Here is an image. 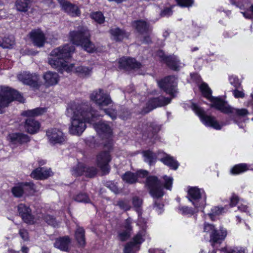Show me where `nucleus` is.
I'll return each instance as SVG.
<instances>
[{
    "instance_id": "nucleus-1",
    "label": "nucleus",
    "mask_w": 253,
    "mask_h": 253,
    "mask_svg": "<svg viewBox=\"0 0 253 253\" xmlns=\"http://www.w3.org/2000/svg\"><path fill=\"white\" fill-rule=\"evenodd\" d=\"M73 113L69 128L70 133L73 135H81L86 127V123L94 124L100 117L96 110L86 104L77 105Z\"/></svg>"
},
{
    "instance_id": "nucleus-2",
    "label": "nucleus",
    "mask_w": 253,
    "mask_h": 253,
    "mask_svg": "<svg viewBox=\"0 0 253 253\" xmlns=\"http://www.w3.org/2000/svg\"><path fill=\"white\" fill-rule=\"evenodd\" d=\"M199 89L202 95L209 100L211 104V108H215L225 114H232L231 120L234 123L239 126L237 119L238 117H245L249 112L247 109H235L227 104V102L221 97H214L212 96V90L209 87L208 84L203 82L199 86Z\"/></svg>"
},
{
    "instance_id": "nucleus-3",
    "label": "nucleus",
    "mask_w": 253,
    "mask_h": 253,
    "mask_svg": "<svg viewBox=\"0 0 253 253\" xmlns=\"http://www.w3.org/2000/svg\"><path fill=\"white\" fill-rule=\"evenodd\" d=\"M69 39L73 44L82 47L88 53H92L96 51L94 43L91 41L90 31L86 27L82 26L77 30L71 31Z\"/></svg>"
},
{
    "instance_id": "nucleus-4",
    "label": "nucleus",
    "mask_w": 253,
    "mask_h": 253,
    "mask_svg": "<svg viewBox=\"0 0 253 253\" xmlns=\"http://www.w3.org/2000/svg\"><path fill=\"white\" fill-rule=\"evenodd\" d=\"M165 180L164 184L156 175H149L146 179V186L149 193L153 198H161L164 195V188L170 190L172 188L173 178L171 177H168L167 175L163 176Z\"/></svg>"
},
{
    "instance_id": "nucleus-5",
    "label": "nucleus",
    "mask_w": 253,
    "mask_h": 253,
    "mask_svg": "<svg viewBox=\"0 0 253 253\" xmlns=\"http://www.w3.org/2000/svg\"><path fill=\"white\" fill-rule=\"evenodd\" d=\"M14 101L24 103L25 99L18 90L8 86H1L0 89V114L2 113V108L8 107Z\"/></svg>"
},
{
    "instance_id": "nucleus-6",
    "label": "nucleus",
    "mask_w": 253,
    "mask_h": 253,
    "mask_svg": "<svg viewBox=\"0 0 253 253\" xmlns=\"http://www.w3.org/2000/svg\"><path fill=\"white\" fill-rule=\"evenodd\" d=\"M203 230L209 235V241L213 247L221 245L227 236V230L223 226H220L218 229L213 224L206 222L204 224Z\"/></svg>"
},
{
    "instance_id": "nucleus-7",
    "label": "nucleus",
    "mask_w": 253,
    "mask_h": 253,
    "mask_svg": "<svg viewBox=\"0 0 253 253\" xmlns=\"http://www.w3.org/2000/svg\"><path fill=\"white\" fill-rule=\"evenodd\" d=\"M190 104H186L185 106L187 108L191 109L199 117L201 121L207 126H210L216 130H220L222 128V125L216 120L215 118L212 116L207 115L205 110L199 106L191 100Z\"/></svg>"
},
{
    "instance_id": "nucleus-8",
    "label": "nucleus",
    "mask_w": 253,
    "mask_h": 253,
    "mask_svg": "<svg viewBox=\"0 0 253 253\" xmlns=\"http://www.w3.org/2000/svg\"><path fill=\"white\" fill-rule=\"evenodd\" d=\"M186 198L197 210L205 209L207 196L204 190L196 186L190 187L188 190Z\"/></svg>"
},
{
    "instance_id": "nucleus-9",
    "label": "nucleus",
    "mask_w": 253,
    "mask_h": 253,
    "mask_svg": "<svg viewBox=\"0 0 253 253\" xmlns=\"http://www.w3.org/2000/svg\"><path fill=\"white\" fill-rule=\"evenodd\" d=\"M91 101L97 105L100 109L113 103L110 95L102 88H98L92 91L89 95Z\"/></svg>"
},
{
    "instance_id": "nucleus-10",
    "label": "nucleus",
    "mask_w": 253,
    "mask_h": 253,
    "mask_svg": "<svg viewBox=\"0 0 253 253\" xmlns=\"http://www.w3.org/2000/svg\"><path fill=\"white\" fill-rule=\"evenodd\" d=\"M71 171L72 175L76 177L84 175L87 178H92L97 173V169L95 167L88 166L82 162H78L73 167Z\"/></svg>"
},
{
    "instance_id": "nucleus-11",
    "label": "nucleus",
    "mask_w": 253,
    "mask_h": 253,
    "mask_svg": "<svg viewBox=\"0 0 253 253\" xmlns=\"http://www.w3.org/2000/svg\"><path fill=\"white\" fill-rule=\"evenodd\" d=\"M158 85L161 90L169 95L171 98L176 97L177 93V85L173 76L164 77L158 82Z\"/></svg>"
},
{
    "instance_id": "nucleus-12",
    "label": "nucleus",
    "mask_w": 253,
    "mask_h": 253,
    "mask_svg": "<svg viewBox=\"0 0 253 253\" xmlns=\"http://www.w3.org/2000/svg\"><path fill=\"white\" fill-rule=\"evenodd\" d=\"M11 192L13 197L16 198H20L24 194L30 196L35 192V185L32 181L18 182L12 187Z\"/></svg>"
},
{
    "instance_id": "nucleus-13",
    "label": "nucleus",
    "mask_w": 253,
    "mask_h": 253,
    "mask_svg": "<svg viewBox=\"0 0 253 253\" xmlns=\"http://www.w3.org/2000/svg\"><path fill=\"white\" fill-rule=\"evenodd\" d=\"M17 78L24 84L29 86L34 90H39L41 86L39 76L36 73L24 72L19 74Z\"/></svg>"
},
{
    "instance_id": "nucleus-14",
    "label": "nucleus",
    "mask_w": 253,
    "mask_h": 253,
    "mask_svg": "<svg viewBox=\"0 0 253 253\" xmlns=\"http://www.w3.org/2000/svg\"><path fill=\"white\" fill-rule=\"evenodd\" d=\"M157 55L169 69L174 71H178L180 70V60L177 56L167 55L162 49L157 51Z\"/></svg>"
},
{
    "instance_id": "nucleus-15",
    "label": "nucleus",
    "mask_w": 253,
    "mask_h": 253,
    "mask_svg": "<svg viewBox=\"0 0 253 253\" xmlns=\"http://www.w3.org/2000/svg\"><path fill=\"white\" fill-rule=\"evenodd\" d=\"M17 211L22 221L28 224L34 225L36 223L35 216L32 214L30 207L25 204L20 203L17 206Z\"/></svg>"
},
{
    "instance_id": "nucleus-16",
    "label": "nucleus",
    "mask_w": 253,
    "mask_h": 253,
    "mask_svg": "<svg viewBox=\"0 0 253 253\" xmlns=\"http://www.w3.org/2000/svg\"><path fill=\"white\" fill-rule=\"evenodd\" d=\"M46 135L49 142L52 145L62 144L66 140L63 132L59 129L51 128L46 131Z\"/></svg>"
},
{
    "instance_id": "nucleus-17",
    "label": "nucleus",
    "mask_w": 253,
    "mask_h": 253,
    "mask_svg": "<svg viewBox=\"0 0 253 253\" xmlns=\"http://www.w3.org/2000/svg\"><path fill=\"white\" fill-rule=\"evenodd\" d=\"M142 67L140 62L137 61L135 58L130 57L123 56L120 58L118 61V68L120 70L130 71L139 69Z\"/></svg>"
},
{
    "instance_id": "nucleus-18",
    "label": "nucleus",
    "mask_w": 253,
    "mask_h": 253,
    "mask_svg": "<svg viewBox=\"0 0 253 253\" xmlns=\"http://www.w3.org/2000/svg\"><path fill=\"white\" fill-rule=\"evenodd\" d=\"M75 50L74 46L65 44L53 49L50 52V55L58 56L67 62V60L71 58Z\"/></svg>"
},
{
    "instance_id": "nucleus-19",
    "label": "nucleus",
    "mask_w": 253,
    "mask_h": 253,
    "mask_svg": "<svg viewBox=\"0 0 253 253\" xmlns=\"http://www.w3.org/2000/svg\"><path fill=\"white\" fill-rule=\"evenodd\" d=\"M112 160L111 154L109 152L100 151L96 157V163L97 166L102 171L109 172L110 168L109 164Z\"/></svg>"
},
{
    "instance_id": "nucleus-20",
    "label": "nucleus",
    "mask_w": 253,
    "mask_h": 253,
    "mask_svg": "<svg viewBox=\"0 0 253 253\" xmlns=\"http://www.w3.org/2000/svg\"><path fill=\"white\" fill-rule=\"evenodd\" d=\"M28 37L33 44L38 47H43L46 42L45 36L41 29L32 30Z\"/></svg>"
},
{
    "instance_id": "nucleus-21",
    "label": "nucleus",
    "mask_w": 253,
    "mask_h": 253,
    "mask_svg": "<svg viewBox=\"0 0 253 253\" xmlns=\"http://www.w3.org/2000/svg\"><path fill=\"white\" fill-rule=\"evenodd\" d=\"M161 129L162 125L155 122H148L144 125L143 135L149 139H156Z\"/></svg>"
},
{
    "instance_id": "nucleus-22",
    "label": "nucleus",
    "mask_w": 253,
    "mask_h": 253,
    "mask_svg": "<svg viewBox=\"0 0 253 253\" xmlns=\"http://www.w3.org/2000/svg\"><path fill=\"white\" fill-rule=\"evenodd\" d=\"M9 142L13 145H22L30 142L31 137L23 132H12L8 135Z\"/></svg>"
},
{
    "instance_id": "nucleus-23",
    "label": "nucleus",
    "mask_w": 253,
    "mask_h": 253,
    "mask_svg": "<svg viewBox=\"0 0 253 253\" xmlns=\"http://www.w3.org/2000/svg\"><path fill=\"white\" fill-rule=\"evenodd\" d=\"M72 241V238L69 235L59 236L55 239L53 246L61 251L68 253L71 250Z\"/></svg>"
},
{
    "instance_id": "nucleus-24",
    "label": "nucleus",
    "mask_w": 253,
    "mask_h": 253,
    "mask_svg": "<svg viewBox=\"0 0 253 253\" xmlns=\"http://www.w3.org/2000/svg\"><path fill=\"white\" fill-rule=\"evenodd\" d=\"M53 175L51 168L39 167L34 169L30 174V176L37 180H43L48 179Z\"/></svg>"
},
{
    "instance_id": "nucleus-25",
    "label": "nucleus",
    "mask_w": 253,
    "mask_h": 253,
    "mask_svg": "<svg viewBox=\"0 0 253 253\" xmlns=\"http://www.w3.org/2000/svg\"><path fill=\"white\" fill-rule=\"evenodd\" d=\"M94 125L97 132L102 139L104 140L106 137H111L113 136V130L109 125L103 122H94L92 124Z\"/></svg>"
},
{
    "instance_id": "nucleus-26",
    "label": "nucleus",
    "mask_w": 253,
    "mask_h": 253,
    "mask_svg": "<svg viewBox=\"0 0 253 253\" xmlns=\"http://www.w3.org/2000/svg\"><path fill=\"white\" fill-rule=\"evenodd\" d=\"M58 2L64 12L69 15L73 17L79 16L81 15L79 8L75 4L66 0H58Z\"/></svg>"
},
{
    "instance_id": "nucleus-27",
    "label": "nucleus",
    "mask_w": 253,
    "mask_h": 253,
    "mask_svg": "<svg viewBox=\"0 0 253 253\" xmlns=\"http://www.w3.org/2000/svg\"><path fill=\"white\" fill-rule=\"evenodd\" d=\"M41 126L40 123L33 118L26 119L24 124L25 131L30 134L37 133L40 130Z\"/></svg>"
},
{
    "instance_id": "nucleus-28",
    "label": "nucleus",
    "mask_w": 253,
    "mask_h": 253,
    "mask_svg": "<svg viewBox=\"0 0 253 253\" xmlns=\"http://www.w3.org/2000/svg\"><path fill=\"white\" fill-rule=\"evenodd\" d=\"M171 98L162 95L149 98L148 102L154 110L158 107L165 106L171 102Z\"/></svg>"
},
{
    "instance_id": "nucleus-29",
    "label": "nucleus",
    "mask_w": 253,
    "mask_h": 253,
    "mask_svg": "<svg viewBox=\"0 0 253 253\" xmlns=\"http://www.w3.org/2000/svg\"><path fill=\"white\" fill-rule=\"evenodd\" d=\"M132 26L140 35L149 33V24L144 20H134L132 23Z\"/></svg>"
},
{
    "instance_id": "nucleus-30",
    "label": "nucleus",
    "mask_w": 253,
    "mask_h": 253,
    "mask_svg": "<svg viewBox=\"0 0 253 253\" xmlns=\"http://www.w3.org/2000/svg\"><path fill=\"white\" fill-rule=\"evenodd\" d=\"M109 33L117 42H122L125 38L127 39L129 36L125 30L121 29L119 27L110 29Z\"/></svg>"
},
{
    "instance_id": "nucleus-31",
    "label": "nucleus",
    "mask_w": 253,
    "mask_h": 253,
    "mask_svg": "<svg viewBox=\"0 0 253 253\" xmlns=\"http://www.w3.org/2000/svg\"><path fill=\"white\" fill-rule=\"evenodd\" d=\"M74 236L79 247L84 248L86 244L84 229L83 227H78L75 231Z\"/></svg>"
},
{
    "instance_id": "nucleus-32",
    "label": "nucleus",
    "mask_w": 253,
    "mask_h": 253,
    "mask_svg": "<svg viewBox=\"0 0 253 253\" xmlns=\"http://www.w3.org/2000/svg\"><path fill=\"white\" fill-rule=\"evenodd\" d=\"M45 85L47 86L57 84L59 81V75L56 72L47 71L43 75Z\"/></svg>"
},
{
    "instance_id": "nucleus-33",
    "label": "nucleus",
    "mask_w": 253,
    "mask_h": 253,
    "mask_svg": "<svg viewBox=\"0 0 253 253\" xmlns=\"http://www.w3.org/2000/svg\"><path fill=\"white\" fill-rule=\"evenodd\" d=\"M160 161L165 165L173 170H176L179 166L178 161L168 154H166V156L161 158Z\"/></svg>"
},
{
    "instance_id": "nucleus-34",
    "label": "nucleus",
    "mask_w": 253,
    "mask_h": 253,
    "mask_svg": "<svg viewBox=\"0 0 253 253\" xmlns=\"http://www.w3.org/2000/svg\"><path fill=\"white\" fill-rule=\"evenodd\" d=\"M33 0H16L15 6L17 11L26 12L29 9Z\"/></svg>"
},
{
    "instance_id": "nucleus-35",
    "label": "nucleus",
    "mask_w": 253,
    "mask_h": 253,
    "mask_svg": "<svg viewBox=\"0 0 253 253\" xmlns=\"http://www.w3.org/2000/svg\"><path fill=\"white\" fill-rule=\"evenodd\" d=\"M74 72L79 78H86L91 75L92 69L86 66H78L75 67Z\"/></svg>"
},
{
    "instance_id": "nucleus-36",
    "label": "nucleus",
    "mask_w": 253,
    "mask_h": 253,
    "mask_svg": "<svg viewBox=\"0 0 253 253\" xmlns=\"http://www.w3.org/2000/svg\"><path fill=\"white\" fill-rule=\"evenodd\" d=\"M142 154L144 158V161L152 166L155 165L157 161V155L150 150H143Z\"/></svg>"
},
{
    "instance_id": "nucleus-37",
    "label": "nucleus",
    "mask_w": 253,
    "mask_h": 253,
    "mask_svg": "<svg viewBox=\"0 0 253 253\" xmlns=\"http://www.w3.org/2000/svg\"><path fill=\"white\" fill-rule=\"evenodd\" d=\"M249 170V166L246 163H240L235 165L230 169V173L233 175H237L243 173Z\"/></svg>"
},
{
    "instance_id": "nucleus-38",
    "label": "nucleus",
    "mask_w": 253,
    "mask_h": 253,
    "mask_svg": "<svg viewBox=\"0 0 253 253\" xmlns=\"http://www.w3.org/2000/svg\"><path fill=\"white\" fill-rule=\"evenodd\" d=\"M46 111L45 108L38 107L32 110L24 111L22 113L23 116L32 118L42 115Z\"/></svg>"
},
{
    "instance_id": "nucleus-39",
    "label": "nucleus",
    "mask_w": 253,
    "mask_h": 253,
    "mask_svg": "<svg viewBox=\"0 0 253 253\" xmlns=\"http://www.w3.org/2000/svg\"><path fill=\"white\" fill-rule=\"evenodd\" d=\"M177 212L183 215V216H187L188 217H191L192 215H194L196 213L198 212V211L200 210H197L195 208H193L192 207H189L187 206H179L177 208Z\"/></svg>"
},
{
    "instance_id": "nucleus-40",
    "label": "nucleus",
    "mask_w": 253,
    "mask_h": 253,
    "mask_svg": "<svg viewBox=\"0 0 253 253\" xmlns=\"http://www.w3.org/2000/svg\"><path fill=\"white\" fill-rule=\"evenodd\" d=\"M225 212V207L219 206H214L211 208V212L208 213V215L211 221H214L216 220L217 216L222 215Z\"/></svg>"
},
{
    "instance_id": "nucleus-41",
    "label": "nucleus",
    "mask_w": 253,
    "mask_h": 253,
    "mask_svg": "<svg viewBox=\"0 0 253 253\" xmlns=\"http://www.w3.org/2000/svg\"><path fill=\"white\" fill-rule=\"evenodd\" d=\"M52 57L48 59V63L55 69H59L65 66V60L58 56L50 55Z\"/></svg>"
},
{
    "instance_id": "nucleus-42",
    "label": "nucleus",
    "mask_w": 253,
    "mask_h": 253,
    "mask_svg": "<svg viewBox=\"0 0 253 253\" xmlns=\"http://www.w3.org/2000/svg\"><path fill=\"white\" fill-rule=\"evenodd\" d=\"M114 205L118 206L120 209L124 211H127L131 209L130 200L126 198L119 199Z\"/></svg>"
},
{
    "instance_id": "nucleus-43",
    "label": "nucleus",
    "mask_w": 253,
    "mask_h": 253,
    "mask_svg": "<svg viewBox=\"0 0 253 253\" xmlns=\"http://www.w3.org/2000/svg\"><path fill=\"white\" fill-rule=\"evenodd\" d=\"M122 180L126 183L133 184L137 182L135 172L126 171L121 176Z\"/></svg>"
},
{
    "instance_id": "nucleus-44",
    "label": "nucleus",
    "mask_w": 253,
    "mask_h": 253,
    "mask_svg": "<svg viewBox=\"0 0 253 253\" xmlns=\"http://www.w3.org/2000/svg\"><path fill=\"white\" fill-rule=\"evenodd\" d=\"M132 203L134 211L139 215L142 214V206L143 204V200L138 196H134L132 199Z\"/></svg>"
},
{
    "instance_id": "nucleus-45",
    "label": "nucleus",
    "mask_w": 253,
    "mask_h": 253,
    "mask_svg": "<svg viewBox=\"0 0 253 253\" xmlns=\"http://www.w3.org/2000/svg\"><path fill=\"white\" fill-rule=\"evenodd\" d=\"M74 199L75 201L85 204L91 203V201L88 195L85 193H79L74 196Z\"/></svg>"
},
{
    "instance_id": "nucleus-46",
    "label": "nucleus",
    "mask_w": 253,
    "mask_h": 253,
    "mask_svg": "<svg viewBox=\"0 0 253 253\" xmlns=\"http://www.w3.org/2000/svg\"><path fill=\"white\" fill-rule=\"evenodd\" d=\"M146 233L139 231L134 237L132 238L131 241L137 248H140V245L144 242V240L143 236L145 235Z\"/></svg>"
},
{
    "instance_id": "nucleus-47",
    "label": "nucleus",
    "mask_w": 253,
    "mask_h": 253,
    "mask_svg": "<svg viewBox=\"0 0 253 253\" xmlns=\"http://www.w3.org/2000/svg\"><path fill=\"white\" fill-rule=\"evenodd\" d=\"M90 17L99 24H103L105 22V17L101 11L91 12Z\"/></svg>"
},
{
    "instance_id": "nucleus-48",
    "label": "nucleus",
    "mask_w": 253,
    "mask_h": 253,
    "mask_svg": "<svg viewBox=\"0 0 253 253\" xmlns=\"http://www.w3.org/2000/svg\"><path fill=\"white\" fill-rule=\"evenodd\" d=\"M2 40L4 45L3 48H11L15 44L14 38L12 35L4 36Z\"/></svg>"
},
{
    "instance_id": "nucleus-49",
    "label": "nucleus",
    "mask_w": 253,
    "mask_h": 253,
    "mask_svg": "<svg viewBox=\"0 0 253 253\" xmlns=\"http://www.w3.org/2000/svg\"><path fill=\"white\" fill-rule=\"evenodd\" d=\"M139 250L132 242L129 241L126 243L124 248V253H136Z\"/></svg>"
},
{
    "instance_id": "nucleus-50",
    "label": "nucleus",
    "mask_w": 253,
    "mask_h": 253,
    "mask_svg": "<svg viewBox=\"0 0 253 253\" xmlns=\"http://www.w3.org/2000/svg\"><path fill=\"white\" fill-rule=\"evenodd\" d=\"M105 141L103 143V147L106 149L103 151L109 152V154L113 151L114 148V143L112 137L105 138Z\"/></svg>"
},
{
    "instance_id": "nucleus-51",
    "label": "nucleus",
    "mask_w": 253,
    "mask_h": 253,
    "mask_svg": "<svg viewBox=\"0 0 253 253\" xmlns=\"http://www.w3.org/2000/svg\"><path fill=\"white\" fill-rule=\"evenodd\" d=\"M156 199L154 200L153 208L159 214H161L164 211V204L161 200H158L159 198Z\"/></svg>"
},
{
    "instance_id": "nucleus-52",
    "label": "nucleus",
    "mask_w": 253,
    "mask_h": 253,
    "mask_svg": "<svg viewBox=\"0 0 253 253\" xmlns=\"http://www.w3.org/2000/svg\"><path fill=\"white\" fill-rule=\"evenodd\" d=\"M131 233L125 230L119 231L118 232L117 238L122 242H126L130 238Z\"/></svg>"
},
{
    "instance_id": "nucleus-53",
    "label": "nucleus",
    "mask_w": 253,
    "mask_h": 253,
    "mask_svg": "<svg viewBox=\"0 0 253 253\" xmlns=\"http://www.w3.org/2000/svg\"><path fill=\"white\" fill-rule=\"evenodd\" d=\"M176 5L181 8L191 7L194 3V0H174Z\"/></svg>"
},
{
    "instance_id": "nucleus-54",
    "label": "nucleus",
    "mask_w": 253,
    "mask_h": 253,
    "mask_svg": "<svg viewBox=\"0 0 253 253\" xmlns=\"http://www.w3.org/2000/svg\"><path fill=\"white\" fill-rule=\"evenodd\" d=\"M44 221L48 225H51L54 227L58 226V223L56 220V218L50 214H45L42 217Z\"/></svg>"
},
{
    "instance_id": "nucleus-55",
    "label": "nucleus",
    "mask_w": 253,
    "mask_h": 253,
    "mask_svg": "<svg viewBox=\"0 0 253 253\" xmlns=\"http://www.w3.org/2000/svg\"><path fill=\"white\" fill-rule=\"evenodd\" d=\"M175 6V4H171L169 7H165L160 12V16L163 17H169L173 14V8Z\"/></svg>"
},
{
    "instance_id": "nucleus-56",
    "label": "nucleus",
    "mask_w": 253,
    "mask_h": 253,
    "mask_svg": "<svg viewBox=\"0 0 253 253\" xmlns=\"http://www.w3.org/2000/svg\"><path fill=\"white\" fill-rule=\"evenodd\" d=\"M229 81L230 84L233 85L235 88H240L241 86V83L240 82L239 79L237 76L231 75L229 76Z\"/></svg>"
},
{
    "instance_id": "nucleus-57",
    "label": "nucleus",
    "mask_w": 253,
    "mask_h": 253,
    "mask_svg": "<svg viewBox=\"0 0 253 253\" xmlns=\"http://www.w3.org/2000/svg\"><path fill=\"white\" fill-rule=\"evenodd\" d=\"M103 112L106 115L111 118L112 120H115L117 118V111L116 109L107 108L103 109Z\"/></svg>"
},
{
    "instance_id": "nucleus-58",
    "label": "nucleus",
    "mask_w": 253,
    "mask_h": 253,
    "mask_svg": "<svg viewBox=\"0 0 253 253\" xmlns=\"http://www.w3.org/2000/svg\"><path fill=\"white\" fill-rule=\"evenodd\" d=\"M142 214L141 215H139L138 214V222H137V225L140 226L141 227V231L144 232V233H146V229L147 228V220L146 219L142 217Z\"/></svg>"
},
{
    "instance_id": "nucleus-59",
    "label": "nucleus",
    "mask_w": 253,
    "mask_h": 253,
    "mask_svg": "<svg viewBox=\"0 0 253 253\" xmlns=\"http://www.w3.org/2000/svg\"><path fill=\"white\" fill-rule=\"evenodd\" d=\"M132 223V219L130 217H128L125 219L123 224L122 225V227L125 229V230L132 232L133 230Z\"/></svg>"
},
{
    "instance_id": "nucleus-60",
    "label": "nucleus",
    "mask_w": 253,
    "mask_h": 253,
    "mask_svg": "<svg viewBox=\"0 0 253 253\" xmlns=\"http://www.w3.org/2000/svg\"><path fill=\"white\" fill-rule=\"evenodd\" d=\"M242 13L245 18L253 19V4H252L246 11L242 12Z\"/></svg>"
},
{
    "instance_id": "nucleus-61",
    "label": "nucleus",
    "mask_w": 253,
    "mask_h": 253,
    "mask_svg": "<svg viewBox=\"0 0 253 253\" xmlns=\"http://www.w3.org/2000/svg\"><path fill=\"white\" fill-rule=\"evenodd\" d=\"M19 234L24 241H28L29 240V234L27 229L25 228L20 229L19 230Z\"/></svg>"
},
{
    "instance_id": "nucleus-62",
    "label": "nucleus",
    "mask_w": 253,
    "mask_h": 253,
    "mask_svg": "<svg viewBox=\"0 0 253 253\" xmlns=\"http://www.w3.org/2000/svg\"><path fill=\"white\" fill-rule=\"evenodd\" d=\"M239 202V197L235 193H233L230 198L229 206L230 207H235Z\"/></svg>"
},
{
    "instance_id": "nucleus-63",
    "label": "nucleus",
    "mask_w": 253,
    "mask_h": 253,
    "mask_svg": "<svg viewBox=\"0 0 253 253\" xmlns=\"http://www.w3.org/2000/svg\"><path fill=\"white\" fill-rule=\"evenodd\" d=\"M135 174L136 175L137 180L139 177L144 178L145 177L147 178V177L149 176H148L149 172L147 170L144 169L138 170L135 172Z\"/></svg>"
},
{
    "instance_id": "nucleus-64",
    "label": "nucleus",
    "mask_w": 253,
    "mask_h": 253,
    "mask_svg": "<svg viewBox=\"0 0 253 253\" xmlns=\"http://www.w3.org/2000/svg\"><path fill=\"white\" fill-rule=\"evenodd\" d=\"M130 115V113L127 109H123L121 110V113L120 114V118L123 120H126L128 116Z\"/></svg>"
}]
</instances>
